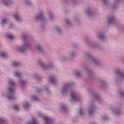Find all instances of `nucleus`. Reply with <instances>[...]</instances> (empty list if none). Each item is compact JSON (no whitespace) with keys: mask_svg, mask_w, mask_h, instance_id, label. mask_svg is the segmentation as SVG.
<instances>
[{"mask_svg":"<svg viewBox=\"0 0 124 124\" xmlns=\"http://www.w3.org/2000/svg\"><path fill=\"white\" fill-rule=\"evenodd\" d=\"M15 76H16L17 77H20V73L18 72H16Z\"/></svg>","mask_w":124,"mask_h":124,"instance_id":"14","label":"nucleus"},{"mask_svg":"<svg viewBox=\"0 0 124 124\" xmlns=\"http://www.w3.org/2000/svg\"><path fill=\"white\" fill-rule=\"evenodd\" d=\"M6 21H7V20L6 19H4L2 20L1 24H5V23H6Z\"/></svg>","mask_w":124,"mask_h":124,"instance_id":"12","label":"nucleus"},{"mask_svg":"<svg viewBox=\"0 0 124 124\" xmlns=\"http://www.w3.org/2000/svg\"><path fill=\"white\" fill-rule=\"evenodd\" d=\"M92 114H93V108L89 111V115H92Z\"/></svg>","mask_w":124,"mask_h":124,"instance_id":"13","label":"nucleus"},{"mask_svg":"<svg viewBox=\"0 0 124 124\" xmlns=\"http://www.w3.org/2000/svg\"><path fill=\"white\" fill-rule=\"evenodd\" d=\"M100 38H102V36H100Z\"/></svg>","mask_w":124,"mask_h":124,"instance_id":"27","label":"nucleus"},{"mask_svg":"<svg viewBox=\"0 0 124 124\" xmlns=\"http://www.w3.org/2000/svg\"><path fill=\"white\" fill-rule=\"evenodd\" d=\"M36 49L38 50V51H41V47L40 46H38L37 47Z\"/></svg>","mask_w":124,"mask_h":124,"instance_id":"17","label":"nucleus"},{"mask_svg":"<svg viewBox=\"0 0 124 124\" xmlns=\"http://www.w3.org/2000/svg\"><path fill=\"white\" fill-rule=\"evenodd\" d=\"M18 52H24V48H19Z\"/></svg>","mask_w":124,"mask_h":124,"instance_id":"16","label":"nucleus"},{"mask_svg":"<svg viewBox=\"0 0 124 124\" xmlns=\"http://www.w3.org/2000/svg\"><path fill=\"white\" fill-rule=\"evenodd\" d=\"M14 18L16 20V21H20V19H21L20 16L16 15L14 16Z\"/></svg>","mask_w":124,"mask_h":124,"instance_id":"5","label":"nucleus"},{"mask_svg":"<svg viewBox=\"0 0 124 124\" xmlns=\"http://www.w3.org/2000/svg\"><path fill=\"white\" fill-rule=\"evenodd\" d=\"M43 17V15L42 14H40L38 16L36 17V19H41Z\"/></svg>","mask_w":124,"mask_h":124,"instance_id":"8","label":"nucleus"},{"mask_svg":"<svg viewBox=\"0 0 124 124\" xmlns=\"http://www.w3.org/2000/svg\"><path fill=\"white\" fill-rule=\"evenodd\" d=\"M121 76L124 77V75L123 74H120Z\"/></svg>","mask_w":124,"mask_h":124,"instance_id":"24","label":"nucleus"},{"mask_svg":"<svg viewBox=\"0 0 124 124\" xmlns=\"http://www.w3.org/2000/svg\"><path fill=\"white\" fill-rule=\"evenodd\" d=\"M44 119L46 120V123H50L51 121H52V119H51V118L47 116L44 117Z\"/></svg>","mask_w":124,"mask_h":124,"instance_id":"3","label":"nucleus"},{"mask_svg":"<svg viewBox=\"0 0 124 124\" xmlns=\"http://www.w3.org/2000/svg\"><path fill=\"white\" fill-rule=\"evenodd\" d=\"M40 64L43 67V63H42V62H39Z\"/></svg>","mask_w":124,"mask_h":124,"instance_id":"20","label":"nucleus"},{"mask_svg":"<svg viewBox=\"0 0 124 124\" xmlns=\"http://www.w3.org/2000/svg\"><path fill=\"white\" fill-rule=\"evenodd\" d=\"M5 122V121L2 119V118H0V124H1V123H4Z\"/></svg>","mask_w":124,"mask_h":124,"instance_id":"15","label":"nucleus"},{"mask_svg":"<svg viewBox=\"0 0 124 124\" xmlns=\"http://www.w3.org/2000/svg\"><path fill=\"white\" fill-rule=\"evenodd\" d=\"M13 65H14V66H18V65H19V62H14L13 63Z\"/></svg>","mask_w":124,"mask_h":124,"instance_id":"9","label":"nucleus"},{"mask_svg":"<svg viewBox=\"0 0 124 124\" xmlns=\"http://www.w3.org/2000/svg\"><path fill=\"white\" fill-rule=\"evenodd\" d=\"M79 114H80V115H82V110H80L79 111Z\"/></svg>","mask_w":124,"mask_h":124,"instance_id":"23","label":"nucleus"},{"mask_svg":"<svg viewBox=\"0 0 124 124\" xmlns=\"http://www.w3.org/2000/svg\"><path fill=\"white\" fill-rule=\"evenodd\" d=\"M9 85L10 86L9 88V92L11 93V94L8 98L10 100L15 99V97L14 96V94H13V93L15 91L14 87H15V83L12 80H10L9 81Z\"/></svg>","mask_w":124,"mask_h":124,"instance_id":"1","label":"nucleus"},{"mask_svg":"<svg viewBox=\"0 0 124 124\" xmlns=\"http://www.w3.org/2000/svg\"><path fill=\"white\" fill-rule=\"evenodd\" d=\"M76 75L77 76H79V75H80V73H79V72L77 73Z\"/></svg>","mask_w":124,"mask_h":124,"instance_id":"22","label":"nucleus"},{"mask_svg":"<svg viewBox=\"0 0 124 124\" xmlns=\"http://www.w3.org/2000/svg\"><path fill=\"white\" fill-rule=\"evenodd\" d=\"M112 20H114V18L113 17H109V21H112Z\"/></svg>","mask_w":124,"mask_h":124,"instance_id":"18","label":"nucleus"},{"mask_svg":"<svg viewBox=\"0 0 124 124\" xmlns=\"http://www.w3.org/2000/svg\"><path fill=\"white\" fill-rule=\"evenodd\" d=\"M14 109L16 111H18V110H19V107L17 105H16L14 106Z\"/></svg>","mask_w":124,"mask_h":124,"instance_id":"11","label":"nucleus"},{"mask_svg":"<svg viewBox=\"0 0 124 124\" xmlns=\"http://www.w3.org/2000/svg\"><path fill=\"white\" fill-rule=\"evenodd\" d=\"M4 4H5V5L7 6V5H8V4H9V2H7V3H4Z\"/></svg>","mask_w":124,"mask_h":124,"instance_id":"21","label":"nucleus"},{"mask_svg":"<svg viewBox=\"0 0 124 124\" xmlns=\"http://www.w3.org/2000/svg\"><path fill=\"white\" fill-rule=\"evenodd\" d=\"M7 37H8V38H9V39H11V40H12V39H14V38H15V37L11 34L8 35Z\"/></svg>","mask_w":124,"mask_h":124,"instance_id":"4","label":"nucleus"},{"mask_svg":"<svg viewBox=\"0 0 124 124\" xmlns=\"http://www.w3.org/2000/svg\"><path fill=\"white\" fill-rule=\"evenodd\" d=\"M65 107H62V109H63V108H64Z\"/></svg>","mask_w":124,"mask_h":124,"instance_id":"25","label":"nucleus"},{"mask_svg":"<svg viewBox=\"0 0 124 124\" xmlns=\"http://www.w3.org/2000/svg\"><path fill=\"white\" fill-rule=\"evenodd\" d=\"M64 92H65V90L64 91Z\"/></svg>","mask_w":124,"mask_h":124,"instance_id":"29","label":"nucleus"},{"mask_svg":"<svg viewBox=\"0 0 124 124\" xmlns=\"http://www.w3.org/2000/svg\"><path fill=\"white\" fill-rule=\"evenodd\" d=\"M71 97L72 98L73 100H78V98L76 96V94L74 93H71Z\"/></svg>","mask_w":124,"mask_h":124,"instance_id":"2","label":"nucleus"},{"mask_svg":"<svg viewBox=\"0 0 124 124\" xmlns=\"http://www.w3.org/2000/svg\"><path fill=\"white\" fill-rule=\"evenodd\" d=\"M50 18H51V16H50Z\"/></svg>","mask_w":124,"mask_h":124,"instance_id":"28","label":"nucleus"},{"mask_svg":"<svg viewBox=\"0 0 124 124\" xmlns=\"http://www.w3.org/2000/svg\"><path fill=\"white\" fill-rule=\"evenodd\" d=\"M50 79L52 83H55V82H56V78H55L50 77Z\"/></svg>","mask_w":124,"mask_h":124,"instance_id":"7","label":"nucleus"},{"mask_svg":"<svg viewBox=\"0 0 124 124\" xmlns=\"http://www.w3.org/2000/svg\"><path fill=\"white\" fill-rule=\"evenodd\" d=\"M24 108H27L30 107V104L29 103H26L23 106Z\"/></svg>","mask_w":124,"mask_h":124,"instance_id":"6","label":"nucleus"},{"mask_svg":"<svg viewBox=\"0 0 124 124\" xmlns=\"http://www.w3.org/2000/svg\"><path fill=\"white\" fill-rule=\"evenodd\" d=\"M64 93V91H62V93Z\"/></svg>","mask_w":124,"mask_h":124,"instance_id":"26","label":"nucleus"},{"mask_svg":"<svg viewBox=\"0 0 124 124\" xmlns=\"http://www.w3.org/2000/svg\"><path fill=\"white\" fill-rule=\"evenodd\" d=\"M6 56H7L6 54L4 53H1L0 55V56L2 57V58H5Z\"/></svg>","mask_w":124,"mask_h":124,"instance_id":"10","label":"nucleus"},{"mask_svg":"<svg viewBox=\"0 0 124 124\" xmlns=\"http://www.w3.org/2000/svg\"><path fill=\"white\" fill-rule=\"evenodd\" d=\"M32 99H33V100H37L38 99L36 97H33Z\"/></svg>","mask_w":124,"mask_h":124,"instance_id":"19","label":"nucleus"}]
</instances>
